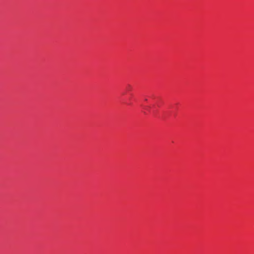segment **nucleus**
<instances>
[{"label": "nucleus", "instance_id": "obj_1", "mask_svg": "<svg viewBox=\"0 0 254 254\" xmlns=\"http://www.w3.org/2000/svg\"><path fill=\"white\" fill-rule=\"evenodd\" d=\"M131 86H130V85H128L127 86V90H131Z\"/></svg>", "mask_w": 254, "mask_h": 254}]
</instances>
